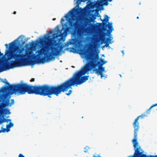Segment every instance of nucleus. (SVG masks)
<instances>
[{
    "label": "nucleus",
    "mask_w": 157,
    "mask_h": 157,
    "mask_svg": "<svg viewBox=\"0 0 157 157\" xmlns=\"http://www.w3.org/2000/svg\"><path fill=\"white\" fill-rule=\"evenodd\" d=\"M2 108L0 109V114L6 115L7 114H10L11 113L10 110L8 109H3Z\"/></svg>",
    "instance_id": "12"
},
{
    "label": "nucleus",
    "mask_w": 157,
    "mask_h": 157,
    "mask_svg": "<svg viewBox=\"0 0 157 157\" xmlns=\"http://www.w3.org/2000/svg\"><path fill=\"white\" fill-rule=\"evenodd\" d=\"M11 121V120L10 119H6L4 118L3 119V120H2L0 121V122L2 123V122H7L8 121Z\"/></svg>",
    "instance_id": "19"
},
{
    "label": "nucleus",
    "mask_w": 157,
    "mask_h": 157,
    "mask_svg": "<svg viewBox=\"0 0 157 157\" xmlns=\"http://www.w3.org/2000/svg\"><path fill=\"white\" fill-rule=\"evenodd\" d=\"M14 102V100L12 99L11 100V103H10V98L8 97L7 93L0 94V109L7 106L10 107Z\"/></svg>",
    "instance_id": "5"
},
{
    "label": "nucleus",
    "mask_w": 157,
    "mask_h": 157,
    "mask_svg": "<svg viewBox=\"0 0 157 157\" xmlns=\"http://www.w3.org/2000/svg\"><path fill=\"white\" fill-rule=\"evenodd\" d=\"M1 131H2V132H5L6 131L7 132H8L10 131V129L9 128H7V129L5 128H1Z\"/></svg>",
    "instance_id": "16"
},
{
    "label": "nucleus",
    "mask_w": 157,
    "mask_h": 157,
    "mask_svg": "<svg viewBox=\"0 0 157 157\" xmlns=\"http://www.w3.org/2000/svg\"><path fill=\"white\" fill-rule=\"evenodd\" d=\"M5 46H6V48H7L8 47V45L7 44H5Z\"/></svg>",
    "instance_id": "25"
},
{
    "label": "nucleus",
    "mask_w": 157,
    "mask_h": 157,
    "mask_svg": "<svg viewBox=\"0 0 157 157\" xmlns=\"http://www.w3.org/2000/svg\"><path fill=\"white\" fill-rule=\"evenodd\" d=\"M35 81V78H32L30 80V81L31 82H33L34 81Z\"/></svg>",
    "instance_id": "24"
},
{
    "label": "nucleus",
    "mask_w": 157,
    "mask_h": 157,
    "mask_svg": "<svg viewBox=\"0 0 157 157\" xmlns=\"http://www.w3.org/2000/svg\"><path fill=\"white\" fill-rule=\"evenodd\" d=\"M52 33V32L51 30H50L49 31V33L50 34L51 33Z\"/></svg>",
    "instance_id": "30"
},
{
    "label": "nucleus",
    "mask_w": 157,
    "mask_h": 157,
    "mask_svg": "<svg viewBox=\"0 0 157 157\" xmlns=\"http://www.w3.org/2000/svg\"><path fill=\"white\" fill-rule=\"evenodd\" d=\"M90 149V148L88 146H86L84 148V152L85 153L88 152V150Z\"/></svg>",
    "instance_id": "20"
},
{
    "label": "nucleus",
    "mask_w": 157,
    "mask_h": 157,
    "mask_svg": "<svg viewBox=\"0 0 157 157\" xmlns=\"http://www.w3.org/2000/svg\"><path fill=\"white\" fill-rule=\"evenodd\" d=\"M108 25V26L109 29L110 30V32H111L113 30V27L112 23H109Z\"/></svg>",
    "instance_id": "14"
},
{
    "label": "nucleus",
    "mask_w": 157,
    "mask_h": 157,
    "mask_svg": "<svg viewBox=\"0 0 157 157\" xmlns=\"http://www.w3.org/2000/svg\"><path fill=\"white\" fill-rule=\"evenodd\" d=\"M69 25L70 27H67L65 30V32H68L70 31L71 28H76L77 25V23L76 22L74 23L71 21L69 22Z\"/></svg>",
    "instance_id": "11"
},
{
    "label": "nucleus",
    "mask_w": 157,
    "mask_h": 157,
    "mask_svg": "<svg viewBox=\"0 0 157 157\" xmlns=\"http://www.w3.org/2000/svg\"><path fill=\"white\" fill-rule=\"evenodd\" d=\"M13 124L11 122H10L8 124L6 125V127L7 128L9 129L10 127L13 126Z\"/></svg>",
    "instance_id": "18"
},
{
    "label": "nucleus",
    "mask_w": 157,
    "mask_h": 157,
    "mask_svg": "<svg viewBox=\"0 0 157 157\" xmlns=\"http://www.w3.org/2000/svg\"><path fill=\"white\" fill-rule=\"evenodd\" d=\"M2 132V131H1V130H0V133Z\"/></svg>",
    "instance_id": "34"
},
{
    "label": "nucleus",
    "mask_w": 157,
    "mask_h": 157,
    "mask_svg": "<svg viewBox=\"0 0 157 157\" xmlns=\"http://www.w3.org/2000/svg\"><path fill=\"white\" fill-rule=\"evenodd\" d=\"M105 17H106V18H105L102 21V23H98V24L100 26H101L102 25V29L104 31H107L108 32V30H107V29L106 28V27L107 26V25H106V23L109 21V17L107 15L105 16Z\"/></svg>",
    "instance_id": "9"
},
{
    "label": "nucleus",
    "mask_w": 157,
    "mask_h": 157,
    "mask_svg": "<svg viewBox=\"0 0 157 157\" xmlns=\"http://www.w3.org/2000/svg\"><path fill=\"white\" fill-rule=\"evenodd\" d=\"M134 155V154L132 155H129L127 157H132Z\"/></svg>",
    "instance_id": "28"
},
{
    "label": "nucleus",
    "mask_w": 157,
    "mask_h": 157,
    "mask_svg": "<svg viewBox=\"0 0 157 157\" xmlns=\"http://www.w3.org/2000/svg\"><path fill=\"white\" fill-rule=\"evenodd\" d=\"M73 10L74 9L70 11L67 14V15L65 16V17L66 18H67L70 15H72L73 14Z\"/></svg>",
    "instance_id": "15"
},
{
    "label": "nucleus",
    "mask_w": 157,
    "mask_h": 157,
    "mask_svg": "<svg viewBox=\"0 0 157 157\" xmlns=\"http://www.w3.org/2000/svg\"><path fill=\"white\" fill-rule=\"evenodd\" d=\"M78 26V24H77V25L73 32V35L74 36V38L71 39L70 41L67 42V45L68 46L69 45H74L75 44L78 40L82 36V32L78 29H77V28Z\"/></svg>",
    "instance_id": "6"
},
{
    "label": "nucleus",
    "mask_w": 157,
    "mask_h": 157,
    "mask_svg": "<svg viewBox=\"0 0 157 157\" xmlns=\"http://www.w3.org/2000/svg\"><path fill=\"white\" fill-rule=\"evenodd\" d=\"M18 157H25V156L22 154H20L18 155Z\"/></svg>",
    "instance_id": "23"
},
{
    "label": "nucleus",
    "mask_w": 157,
    "mask_h": 157,
    "mask_svg": "<svg viewBox=\"0 0 157 157\" xmlns=\"http://www.w3.org/2000/svg\"><path fill=\"white\" fill-rule=\"evenodd\" d=\"M147 116L146 114H142L138 117L136 119L133 123V126L134 129V138L133 139H137V132L139 128V123L138 122L139 118H144Z\"/></svg>",
    "instance_id": "7"
},
{
    "label": "nucleus",
    "mask_w": 157,
    "mask_h": 157,
    "mask_svg": "<svg viewBox=\"0 0 157 157\" xmlns=\"http://www.w3.org/2000/svg\"><path fill=\"white\" fill-rule=\"evenodd\" d=\"M16 13V11H14L13 13V14H15Z\"/></svg>",
    "instance_id": "29"
},
{
    "label": "nucleus",
    "mask_w": 157,
    "mask_h": 157,
    "mask_svg": "<svg viewBox=\"0 0 157 157\" xmlns=\"http://www.w3.org/2000/svg\"><path fill=\"white\" fill-rule=\"evenodd\" d=\"M136 18H137V19H139V17H136Z\"/></svg>",
    "instance_id": "33"
},
{
    "label": "nucleus",
    "mask_w": 157,
    "mask_h": 157,
    "mask_svg": "<svg viewBox=\"0 0 157 157\" xmlns=\"http://www.w3.org/2000/svg\"><path fill=\"white\" fill-rule=\"evenodd\" d=\"M157 105V103L153 105L149 109H148L146 112V113L147 114H149L150 112V109L153 107L155 106H156Z\"/></svg>",
    "instance_id": "17"
},
{
    "label": "nucleus",
    "mask_w": 157,
    "mask_h": 157,
    "mask_svg": "<svg viewBox=\"0 0 157 157\" xmlns=\"http://www.w3.org/2000/svg\"><path fill=\"white\" fill-rule=\"evenodd\" d=\"M36 45V44L34 42H33L31 44V46L34 47Z\"/></svg>",
    "instance_id": "21"
},
{
    "label": "nucleus",
    "mask_w": 157,
    "mask_h": 157,
    "mask_svg": "<svg viewBox=\"0 0 157 157\" xmlns=\"http://www.w3.org/2000/svg\"><path fill=\"white\" fill-rule=\"evenodd\" d=\"M64 21V19L63 18H62L61 19V21L62 22L63 21Z\"/></svg>",
    "instance_id": "26"
},
{
    "label": "nucleus",
    "mask_w": 157,
    "mask_h": 157,
    "mask_svg": "<svg viewBox=\"0 0 157 157\" xmlns=\"http://www.w3.org/2000/svg\"><path fill=\"white\" fill-rule=\"evenodd\" d=\"M87 61V63L80 70L77 71L71 78L61 83L58 84L60 94L67 91L72 86L81 85L88 80L89 76H82L86 73L95 68L97 66H102L106 63L103 59H101V62L98 61L99 59L98 54H90V52L88 49L83 50L82 51Z\"/></svg>",
    "instance_id": "1"
},
{
    "label": "nucleus",
    "mask_w": 157,
    "mask_h": 157,
    "mask_svg": "<svg viewBox=\"0 0 157 157\" xmlns=\"http://www.w3.org/2000/svg\"><path fill=\"white\" fill-rule=\"evenodd\" d=\"M134 150V155L132 157H154V155H147L144 154V152L139 146L137 139H133L132 140Z\"/></svg>",
    "instance_id": "4"
},
{
    "label": "nucleus",
    "mask_w": 157,
    "mask_h": 157,
    "mask_svg": "<svg viewBox=\"0 0 157 157\" xmlns=\"http://www.w3.org/2000/svg\"><path fill=\"white\" fill-rule=\"evenodd\" d=\"M100 66H99V69H96L95 71L96 72L97 74L98 75H100L101 78L103 77L106 78V77H105L103 74L102 72L105 71V68L103 67H100Z\"/></svg>",
    "instance_id": "10"
},
{
    "label": "nucleus",
    "mask_w": 157,
    "mask_h": 157,
    "mask_svg": "<svg viewBox=\"0 0 157 157\" xmlns=\"http://www.w3.org/2000/svg\"><path fill=\"white\" fill-rule=\"evenodd\" d=\"M108 33H103V34L101 35L99 37V39L101 40V41L105 43V46L106 47H107L109 46V43L108 41H110L111 40L109 38H105L104 36H107Z\"/></svg>",
    "instance_id": "8"
},
{
    "label": "nucleus",
    "mask_w": 157,
    "mask_h": 157,
    "mask_svg": "<svg viewBox=\"0 0 157 157\" xmlns=\"http://www.w3.org/2000/svg\"><path fill=\"white\" fill-rule=\"evenodd\" d=\"M154 157H157V155H154Z\"/></svg>",
    "instance_id": "31"
},
{
    "label": "nucleus",
    "mask_w": 157,
    "mask_h": 157,
    "mask_svg": "<svg viewBox=\"0 0 157 157\" xmlns=\"http://www.w3.org/2000/svg\"><path fill=\"white\" fill-rule=\"evenodd\" d=\"M5 83L8 86H4L1 89L0 92L3 93V94L7 93L10 95L14 94L20 95L27 93L29 94L47 96L50 98L52 97V95L58 96L60 94L58 84L56 86H32L23 83L10 85L7 81Z\"/></svg>",
    "instance_id": "2"
},
{
    "label": "nucleus",
    "mask_w": 157,
    "mask_h": 157,
    "mask_svg": "<svg viewBox=\"0 0 157 157\" xmlns=\"http://www.w3.org/2000/svg\"><path fill=\"white\" fill-rule=\"evenodd\" d=\"M112 0H101L100 1V2L98 3V6L100 5V4L103 2V4L105 5H107L108 4V2H111Z\"/></svg>",
    "instance_id": "13"
},
{
    "label": "nucleus",
    "mask_w": 157,
    "mask_h": 157,
    "mask_svg": "<svg viewBox=\"0 0 157 157\" xmlns=\"http://www.w3.org/2000/svg\"><path fill=\"white\" fill-rule=\"evenodd\" d=\"M5 83L8 86H4L1 89L0 92L3 93V94L7 93L10 95L14 94L20 95L27 93L29 94L47 96L50 98L52 97V95L58 96L60 94L58 84L56 86H32L23 83L10 85L7 81Z\"/></svg>",
    "instance_id": "3"
},
{
    "label": "nucleus",
    "mask_w": 157,
    "mask_h": 157,
    "mask_svg": "<svg viewBox=\"0 0 157 157\" xmlns=\"http://www.w3.org/2000/svg\"><path fill=\"white\" fill-rule=\"evenodd\" d=\"M72 90H70L68 93H66V94L67 95H69L72 93Z\"/></svg>",
    "instance_id": "22"
},
{
    "label": "nucleus",
    "mask_w": 157,
    "mask_h": 157,
    "mask_svg": "<svg viewBox=\"0 0 157 157\" xmlns=\"http://www.w3.org/2000/svg\"><path fill=\"white\" fill-rule=\"evenodd\" d=\"M56 18H53V20H56Z\"/></svg>",
    "instance_id": "32"
},
{
    "label": "nucleus",
    "mask_w": 157,
    "mask_h": 157,
    "mask_svg": "<svg viewBox=\"0 0 157 157\" xmlns=\"http://www.w3.org/2000/svg\"><path fill=\"white\" fill-rule=\"evenodd\" d=\"M121 52L122 53L123 55H124V50H122V51H121Z\"/></svg>",
    "instance_id": "27"
}]
</instances>
